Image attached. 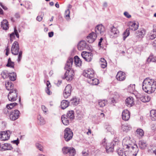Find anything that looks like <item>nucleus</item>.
Here are the masks:
<instances>
[{
  "label": "nucleus",
  "mask_w": 156,
  "mask_h": 156,
  "mask_svg": "<svg viewBox=\"0 0 156 156\" xmlns=\"http://www.w3.org/2000/svg\"><path fill=\"white\" fill-rule=\"evenodd\" d=\"M142 89L149 94L153 93L156 89V81L149 78H146L143 81Z\"/></svg>",
  "instance_id": "1"
},
{
  "label": "nucleus",
  "mask_w": 156,
  "mask_h": 156,
  "mask_svg": "<svg viewBox=\"0 0 156 156\" xmlns=\"http://www.w3.org/2000/svg\"><path fill=\"white\" fill-rule=\"evenodd\" d=\"M73 62V60L72 58H69L65 67V69L66 70V71L63 78L66 79L67 81H71L74 74V71L71 69Z\"/></svg>",
  "instance_id": "2"
},
{
  "label": "nucleus",
  "mask_w": 156,
  "mask_h": 156,
  "mask_svg": "<svg viewBox=\"0 0 156 156\" xmlns=\"http://www.w3.org/2000/svg\"><path fill=\"white\" fill-rule=\"evenodd\" d=\"M19 47L18 42L17 41H15L12 44L11 48V52L14 55H17L18 54V58L17 61L19 62L22 58V51H19Z\"/></svg>",
  "instance_id": "3"
},
{
  "label": "nucleus",
  "mask_w": 156,
  "mask_h": 156,
  "mask_svg": "<svg viewBox=\"0 0 156 156\" xmlns=\"http://www.w3.org/2000/svg\"><path fill=\"white\" fill-rule=\"evenodd\" d=\"M116 144L115 142H112L108 143H106L105 139H104L102 141L101 144L105 148L107 153H109L113 151L114 146Z\"/></svg>",
  "instance_id": "4"
},
{
  "label": "nucleus",
  "mask_w": 156,
  "mask_h": 156,
  "mask_svg": "<svg viewBox=\"0 0 156 156\" xmlns=\"http://www.w3.org/2000/svg\"><path fill=\"white\" fill-rule=\"evenodd\" d=\"M134 146H131L128 148V150H126L124 151L125 156H136L137 155L138 149L137 145H134Z\"/></svg>",
  "instance_id": "5"
},
{
  "label": "nucleus",
  "mask_w": 156,
  "mask_h": 156,
  "mask_svg": "<svg viewBox=\"0 0 156 156\" xmlns=\"http://www.w3.org/2000/svg\"><path fill=\"white\" fill-rule=\"evenodd\" d=\"M130 139V138L129 137H126L123 139L122 142V145L123 149L124 150L126 149L130 148L131 146H134V145H132L133 143Z\"/></svg>",
  "instance_id": "6"
},
{
  "label": "nucleus",
  "mask_w": 156,
  "mask_h": 156,
  "mask_svg": "<svg viewBox=\"0 0 156 156\" xmlns=\"http://www.w3.org/2000/svg\"><path fill=\"white\" fill-rule=\"evenodd\" d=\"M17 93L16 89H10L8 97L9 101H14L16 100Z\"/></svg>",
  "instance_id": "7"
},
{
  "label": "nucleus",
  "mask_w": 156,
  "mask_h": 156,
  "mask_svg": "<svg viewBox=\"0 0 156 156\" xmlns=\"http://www.w3.org/2000/svg\"><path fill=\"white\" fill-rule=\"evenodd\" d=\"M73 133L70 129L66 128L64 131V137L66 141H68L71 140L73 136Z\"/></svg>",
  "instance_id": "8"
},
{
  "label": "nucleus",
  "mask_w": 156,
  "mask_h": 156,
  "mask_svg": "<svg viewBox=\"0 0 156 156\" xmlns=\"http://www.w3.org/2000/svg\"><path fill=\"white\" fill-rule=\"evenodd\" d=\"M62 151L64 154L68 153L69 156H74L76 154L75 150L73 147H65L62 148Z\"/></svg>",
  "instance_id": "9"
},
{
  "label": "nucleus",
  "mask_w": 156,
  "mask_h": 156,
  "mask_svg": "<svg viewBox=\"0 0 156 156\" xmlns=\"http://www.w3.org/2000/svg\"><path fill=\"white\" fill-rule=\"evenodd\" d=\"M105 31V28L102 24L97 25L95 28V34L97 36L104 35Z\"/></svg>",
  "instance_id": "10"
},
{
  "label": "nucleus",
  "mask_w": 156,
  "mask_h": 156,
  "mask_svg": "<svg viewBox=\"0 0 156 156\" xmlns=\"http://www.w3.org/2000/svg\"><path fill=\"white\" fill-rule=\"evenodd\" d=\"M11 134V132L9 130L0 132V139L2 141L8 140Z\"/></svg>",
  "instance_id": "11"
},
{
  "label": "nucleus",
  "mask_w": 156,
  "mask_h": 156,
  "mask_svg": "<svg viewBox=\"0 0 156 156\" xmlns=\"http://www.w3.org/2000/svg\"><path fill=\"white\" fill-rule=\"evenodd\" d=\"M20 112L17 110H12L9 115V117L11 120L14 121L18 119L20 117Z\"/></svg>",
  "instance_id": "12"
},
{
  "label": "nucleus",
  "mask_w": 156,
  "mask_h": 156,
  "mask_svg": "<svg viewBox=\"0 0 156 156\" xmlns=\"http://www.w3.org/2000/svg\"><path fill=\"white\" fill-rule=\"evenodd\" d=\"M83 74L84 76L88 78L90 80L92 79L94 76V71L91 69H88L86 70H85L83 72Z\"/></svg>",
  "instance_id": "13"
},
{
  "label": "nucleus",
  "mask_w": 156,
  "mask_h": 156,
  "mask_svg": "<svg viewBox=\"0 0 156 156\" xmlns=\"http://www.w3.org/2000/svg\"><path fill=\"white\" fill-rule=\"evenodd\" d=\"M72 91V87L70 84H68L66 87L63 93V95L65 98H68L70 95Z\"/></svg>",
  "instance_id": "14"
},
{
  "label": "nucleus",
  "mask_w": 156,
  "mask_h": 156,
  "mask_svg": "<svg viewBox=\"0 0 156 156\" xmlns=\"http://www.w3.org/2000/svg\"><path fill=\"white\" fill-rule=\"evenodd\" d=\"M81 54L82 57L87 62H90L92 59L93 55L90 52L83 51Z\"/></svg>",
  "instance_id": "15"
},
{
  "label": "nucleus",
  "mask_w": 156,
  "mask_h": 156,
  "mask_svg": "<svg viewBox=\"0 0 156 156\" xmlns=\"http://www.w3.org/2000/svg\"><path fill=\"white\" fill-rule=\"evenodd\" d=\"M77 48L80 51L84 49H88L90 48L88 44L84 41H81L78 43Z\"/></svg>",
  "instance_id": "16"
},
{
  "label": "nucleus",
  "mask_w": 156,
  "mask_h": 156,
  "mask_svg": "<svg viewBox=\"0 0 156 156\" xmlns=\"http://www.w3.org/2000/svg\"><path fill=\"white\" fill-rule=\"evenodd\" d=\"M97 35L94 32H92L86 38V41L90 43L93 42L96 40Z\"/></svg>",
  "instance_id": "17"
},
{
  "label": "nucleus",
  "mask_w": 156,
  "mask_h": 156,
  "mask_svg": "<svg viewBox=\"0 0 156 156\" xmlns=\"http://www.w3.org/2000/svg\"><path fill=\"white\" fill-rule=\"evenodd\" d=\"M119 34V30H117L116 28L113 26L111 29L110 34L111 38H116L118 36Z\"/></svg>",
  "instance_id": "18"
},
{
  "label": "nucleus",
  "mask_w": 156,
  "mask_h": 156,
  "mask_svg": "<svg viewBox=\"0 0 156 156\" xmlns=\"http://www.w3.org/2000/svg\"><path fill=\"white\" fill-rule=\"evenodd\" d=\"M126 77V74L125 73L120 71L117 73L116 78L118 80L122 81L124 80Z\"/></svg>",
  "instance_id": "19"
},
{
  "label": "nucleus",
  "mask_w": 156,
  "mask_h": 156,
  "mask_svg": "<svg viewBox=\"0 0 156 156\" xmlns=\"http://www.w3.org/2000/svg\"><path fill=\"white\" fill-rule=\"evenodd\" d=\"M122 116L123 120L126 121H128L130 117V113L128 110H125L122 112Z\"/></svg>",
  "instance_id": "20"
},
{
  "label": "nucleus",
  "mask_w": 156,
  "mask_h": 156,
  "mask_svg": "<svg viewBox=\"0 0 156 156\" xmlns=\"http://www.w3.org/2000/svg\"><path fill=\"white\" fill-rule=\"evenodd\" d=\"M128 26L129 30H132L135 31L136 30L138 27V24H137L133 22H130L128 23Z\"/></svg>",
  "instance_id": "21"
},
{
  "label": "nucleus",
  "mask_w": 156,
  "mask_h": 156,
  "mask_svg": "<svg viewBox=\"0 0 156 156\" xmlns=\"http://www.w3.org/2000/svg\"><path fill=\"white\" fill-rule=\"evenodd\" d=\"M126 105L128 107H131L134 105L133 98L132 97H129L127 98L125 101Z\"/></svg>",
  "instance_id": "22"
},
{
  "label": "nucleus",
  "mask_w": 156,
  "mask_h": 156,
  "mask_svg": "<svg viewBox=\"0 0 156 156\" xmlns=\"http://www.w3.org/2000/svg\"><path fill=\"white\" fill-rule=\"evenodd\" d=\"M140 101L143 102L149 101L150 100V97L147 95H140L138 98Z\"/></svg>",
  "instance_id": "23"
},
{
  "label": "nucleus",
  "mask_w": 156,
  "mask_h": 156,
  "mask_svg": "<svg viewBox=\"0 0 156 156\" xmlns=\"http://www.w3.org/2000/svg\"><path fill=\"white\" fill-rule=\"evenodd\" d=\"M121 128L123 131L127 132L128 131L131 129L132 127L130 125L127 123H125L122 124Z\"/></svg>",
  "instance_id": "24"
},
{
  "label": "nucleus",
  "mask_w": 156,
  "mask_h": 156,
  "mask_svg": "<svg viewBox=\"0 0 156 156\" xmlns=\"http://www.w3.org/2000/svg\"><path fill=\"white\" fill-rule=\"evenodd\" d=\"M1 27L4 30H7L9 29V24L8 21L6 20H3L1 23Z\"/></svg>",
  "instance_id": "25"
},
{
  "label": "nucleus",
  "mask_w": 156,
  "mask_h": 156,
  "mask_svg": "<svg viewBox=\"0 0 156 156\" xmlns=\"http://www.w3.org/2000/svg\"><path fill=\"white\" fill-rule=\"evenodd\" d=\"M146 31L143 28H141L136 32L137 36L140 38H142L144 36Z\"/></svg>",
  "instance_id": "26"
},
{
  "label": "nucleus",
  "mask_w": 156,
  "mask_h": 156,
  "mask_svg": "<svg viewBox=\"0 0 156 156\" xmlns=\"http://www.w3.org/2000/svg\"><path fill=\"white\" fill-rule=\"evenodd\" d=\"M68 118L66 117L65 115H62L61 117L62 121L63 124L65 125H68L70 122V120Z\"/></svg>",
  "instance_id": "27"
},
{
  "label": "nucleus",
  "mask_w": 156,
  "mask_h": 156,
  "mask_svg": "<svg viewBox=\"0 0 156 156\" xmlns=\"http://www.w3.org/2000/svg\"><path fill=\"white\" fill-rule=\"evenodd\" d=\"M69 102L66 100H63L61 103V107L62 109H64L67 108L69 105Z\"/></svg>",
  "instance_id": "28"
},
{
  "label": "nucleus",
  "mask_w": 156,
  "mask_h": 156,
  "mask_svg": "<svg viewBox=\"0 0 156 156\" xmlns=\"http://www.w3.org/2000/svg\"><path fill=\"white\" fill-rule=\"evenodd\" d=\"M74 60L75 65L76 66H81L82 61L78 56H75L74 58Z\"/></svg>",
  "instance_id": "29"
},
{
  "label": "nucleus",
  "mask_w": 156,
  "mask_h": 156,
  "mask_svg": "<svg viewBox=\"0 0 156 156\" xmlns=\"http://www.w3.org/2000/svg\"><path fill=\"white\" fill-rule=\"evenodd\" d=\"M150 117L152 121L156 120V110H152L150 112Z\"/></svg>",
  "instance_id": "30"
},
{
  "label": "nucleus",
  "mask_w": 156,
  "mask_h": 156,
  "mask_svg": "<svg viewBox=\"0 0 156 156\" xmlns=\"http://www.w3.org/2000/svg\"><path fill=\"white\" fill-rule=\"evenodd\" d=\"M89 83L93 85H97L99 83V80L97 78H95L94 77L92 79H90L88 80Z\"/></svg>",
  "instance_id": "31"
},
{
  "label": "nucleus",
  "mask_w": 156,
  "mask_h": 156,
  "mask_svg": "<svg viewBox=\"0 0 156 156\" xmlns=\"http://www.w3.org/2000/svg\"><path fill=\"white\" fill-rule=\"evenodd\" d=\"M66 117L69 118L70 120L73 119L74 118V112L73 111H68L67 113Z\"/></svg>",
  "instance_id": "32"
},
{
  "label": "nucleus",
  "mask_w": 156,
  "mask_h": 156,
  "mask_svg": "<svg viewBox=\"0 0 156 156\" xmlns=\"http://www.w3.org/2000/svg\"><path fill=\"white\" fill-rule=\"evenodd\" d=\"M50 83L48 81L46 83L47 87L45 89V91L46 93L48 95H50L52 94V92L50 90V88L51 87V86Z\"/></svg>",
  "instance_id": "33"
},
{
  "label": "nucleus",
  "mask_w": 156,
  "mask_h": 156,
  "mask_svg": "<svg viewBox=\"0 0 156 156\" xmlns=\"http://www.w3.org/2000/svg\"><path fill=\"white\" fill-rule=\"evenodd\" d=\"M136 134L138 137H142L144 136V132L142 129H138L136 130Z\"/></svg>",
  "instance_id": "34"
},
{
  "label": "nucleus",
  "mask_w": 156,
  "mask_h": 156,
  "mask_svg": "<svg viewBox=\"0 0 156 156\" xmlns=\"http://www.w3.org/2000/svg\"><path fill=\"white\" fill-rule=\"evenodd\" d=\"M70 102L74 106H76L79 103V99L76 98H73L70 100Z\"/></svg>",
  "instance_id": "35"
},
{
  "label": "nucleus",
  "mask_w": 156,
  "mask_h": 156,
  "mask_svg": "<svg viewBox=\"0 0 156 156\" xmlns=\"http://www.w3.org/2000/svg\"><path fill=\"white\" fill-rule=\"evenodd\" d=\"M100 64L102 68H105L107 65V63L105 60L103 58L100 59Z\"/></svg>",
  "instance_id": "36"
},
{
  "label": "nucleus",
  "mask_w": 156,
  "mask_h": 156,
  "mask_svg": "<svg viewBox=\"0 0 156 156\" xmlns=\"http://www.w3.org/2000/svg\"><path fill=\"white\" fill-rule=\"evenodd\" d=\"M37 119L38 122L41 125H43L45 123V121L43 117H42L41 115H39L38 116Z\"/></svg>",
  "instance_id": "37"
},
{
  "label": "nucleus",
  "mask_w": 156,
  "mask_h": 156,
  "mask_svg": "<svg viewBox=\"0 0 156 156\" xmlns=\"http://www.w3.org/2000/svg\"><path fill=\"white\" fill-rule=\"evenodd\" d=\"M17 103L16 102H13L10 103L9 104L7 105H6V108L5 109V110H7V112H8V109H12L14 106H16Z\"/></svg>",
  "instance_id": "38"
},
{
  "label": "nucleus",
  "mask_w": 156,
  "mask_h": 156,
  "mask_svg": "<svg viewBox=\"0 0 156 156\" xmlns=\"http://www.w3.org/2000/svg\"><path fill=\"white\" fill-rule=\"evenodd\" d=\"M9 74L6 70L3 71L1 73V75L3 78L5 79L9 77Z\"/></svg>",
  "instance_id": "39"
},
{
  "label": "nucleus",
  "mask_w": 156,
  "mask_h": 156,
  "mask_svg": "<svg viewBox=\"0 0 156 156\" xmlns=\"http://www.w3.org/2000/svg\"><path fill=\"white\" fill-rule=\"evenodd\" d=\"M128 90L129 92L130 93H133V92L135 90V85L130 84L129 86H128Z\"/></svg>",
  "instance_id": "40"
},
{
  "label": "nucleus",
  "mask_w": 156,
  "mask_h": 156,
  "mask_svg": "<svg viewBox=\"0 0 156 156\" xmlns=\"http://www.w3.org/2000/svg\"><path fill=\"white\" fill-rule=\"evenodd\" d=\"M3 149L5 150H11L13 148L11 145L9 144H5L3 147Z\"/></svg>",
  "instance_id": "41"
},
{
  "label": "nucleus",
  "mask_w": 156,
  "mask_h": 156,
  "mask_svg": "<svg viewBox=\"0 0 156 156\" xmlns=\"http://www.w3.org/2000/svg\"><path fill=\"white\" fill-rule=\"evenodd\" d=\"M14 62H12L11 58H9L8 59V63L6 65V66L7 67L13 68L14 67Z\"/></svg>",
  "instance_id": "42"
},
{
  "label": "nucleus",
  "mask_w": 156,
  "mask_h": 156,
  "mask_svg": "<svg viewBox=\"0 0 156 156\" xmlns=\"http://www.w3.org/2000/svg\"><path fill=\"white\" fill-rule=\"evenodd\" d=\"M107 103V101L105 100H100L98 101V105L101 107L105 106Z\"/></svg>",
  "instance_id": "43"
},
{
  "label": "nucleus",
  "mask_w": 156,
  "mask_h": 156,
  "mask_svg": "<svg viewBox=\"0 0 156 156\" xmlns=\"http://www.w3.org/2000/svg\"><path fill=\"white\" fill-rule=\"evenodd\" d=\"M9 77L11 81H15L16 79V74L14 73H10L9 75Z\"/></svg>",
  "instance_id": "44"
},
{
  "label": "nucleus",
  "mask_w": 156,
  "mask_h": 156,
  "mask_svg": "<svg viewBox=\"0 0 156 156\" xmlns=\"http://www.w3.org/2000/svg\"><path fill=\"white\" fill-rule=\"evenodd\" d=\"M139 146L140 147L141 149H144L147 146V144L144 141H140L139 143Z\"/></svg>",
  "instance_id": "45"
},
{
  "label": "nucleus",
  "mask_w": 156,
  "mask_h": 156,
  "mask_svg": "<svg viewBox=\"0 0 156 156\" xmlns=\"http://www.w3.org/2000/svg\"><path fill=\"white\" fill-rule=\"evenodd\" d=\"M39 14L40 15V16H38L36 18V20L37 21L40 22L42 20L43 16L44 15V13L42 12H41L39 13Z\"/></svg>",
  "instance_id": "46"
},
{
  "label": "nucleus",
  "mask_w": 156,
  "mask_h": 156,
  "mask_svg": "<svg viewBox=\"0 0 156 156\" xmlns=\"http://www.w3.org/2000/svg\"><path fill=\"white\" fill-rule=\"evenodd\" d=\"M129 34V29H127L126 31L123 33V40H125Z\"/></svg>",
  "instance_id": "47"
},
{
  "label": "nucleus",
  "mask_w": 156,
  "mask_h": 156,
  "mask_svg": "<svg viewBox=\"0 0 156 156\" xmlns=\"http://www.w3.org/2000/svg\"><path fill=\"white\" fill-rule=\"evenodd\" d=\"M70 11L69 9L66 10L65 11V16L66 20H69V19Z\"/></svg>",
  "instance_id": "48"
},
{
  "label": "nucleus",
  "mask_w": 156,
  "mask_h": 156,
  "mask_svg": "<svg viewBox=\"0 0 156 156\" xmlns=\"http://www.w3.org/2000/svg\"><path fill=\"white\" fill-rule=\"evenodd\" d=\"M6 88L8 90H10L12 89V83L11 82H8L5 84Z\"/></svg>",
  "instance_id": "49"
},
{
  "label": "nucleus",
  "mask_w": 156,
  "mask_h": 156,
  "mask_svg": "<svg viewBox=\"0 0 156 156\" xmlns=\"http://www.w3.org/2000/svg\"><path fill=\"white\" fill-rule=\"evenodd\" d=\"M149 38L150 39L153 40L156 37V34L154 33H151L148 35Z\"/></svg>",
  "instance_id": "50"
},
{
  "label": "nucleus",
  "mask_w": 156,
  "mask_h": 156,
  "mask_svg": "<svg viewBox=\"0 0 156 156\" xmlns=\"http://www.w3.org/2000/svg\"><path fill=\"white\" fill-rule=\"evenodd\" d=\"M147 61L148 62H155L156 61V58L153 57L152 56H150L148 58Z\"/></svg>",
  "instance_id": "51"
},
{
  "label": "nucleus",
  "mask_w": 156,
  "mask_h": 156,
  "mask_svg": "<svg viewBox=\"0 0 156 156\" xmlns=\"http://www.w3.org/2000/svg\"><path fill=\"white\" fill-rule=\"evenodd\" d=\"M36 146L37 148L40 151H43V147L39 143H37L36 144Z\"/></svg>",
  "instance_id": "52"
},
{
  "label": "nucleus",
  "mask_w": 156,
  "mask_h": 156,
  "mask_svg": "<svg viewBox=\"0 0 156 156\" xmlns=\"http://www.w3.org/2000/svg\"><path fill=\"white\" fill-rule=\"evenodd\" d=\"M117 152L119 156H122L123 154V151L121 149H119L117 151Z\"/></svg>",
  "instance_id": "53"
},
{
  "label": "nucleus",
  "mask_w": 156,
  "mask_h": 156,
  "mask_svg": "<svg viewBox=\"0 0 156 156\" xmlns=\"http://www.w3.org/2000/svg\"><path fill=\"white\" fill-rule=\"evenodd\" d=\"M124 15L125 16V17H126L129 18L131 17V16L130 15L128 12H124Z\"/></svg>",
  "instance_id": "54"
},
{
  "label": "nucleus",
  "mask_w": 156,
  "mask_h": 156,
  "mask_svg": "<svg viewBox=\"0 0 156 156\" xmlns=\"http://www.w3.org/2000/svg\"><path fill=\"white\" fill-rule=\"evenodd\" d=\"M41 108L43 111L45 113H46L48 111V109L45 107L44 105H42Z\"/></svg>",
  "instance_id": "55"
},
{
  "label": "nucleus",
  "mask_w": 156,
  "mask_h": 156,
  "mask_svg": "<svg viewBox=\"0 0 156 156\" xmlns=\"http://www.w3.org/2000/svg\"><path fill=\"white\" fill-rule=\"evenodd\" d=\"M12 142L14 144H16V145H18L19 143V141L18 138H17L16 140H14L12 141Z\"/></svg>",
  "instance_id": "56"
},
{
  "label": "nucleus",
  "mask_w": 156,
  "mask_h": 156,
  "mask_svg": "<svg viewBox=\"0 0 156 156\" xmlns=\"http://www.w3.org/2000/svg\"><path fill=\"white\" fill-rule=\"evenodd\" d=\"M14 32H15V35H16V37L18 38H19V34L18 33L17 30L16 29V27H15L14 28Z\"/></svg>",
  "instance_id": "57"
},
{
  "label": "nucleus",
  "mask_w": 156,
  "mask_h": 156,
  "mask_svg": "<svg viewBox=\"0 0 156 156\" xmlns=\"http://www.w3.org/2000/svg\"><path fill=\"white\" fill-rule=\"evenodd\" d=\"M152 45L153 48L155 49H156V39L153 41Z\"/></svg>",
  "instance_id": "58"
},
{
  "label": "nucleus",
  "mask_w": 156,
  "mask_h": 156,
  "mask_svg": "<svg viewBox=\"0 0 156 156\" xmlns=\"http://www.w3.org/2000/svg\"><path fill=\"white\" fill-rule=\"evenodd\" d=\"M103 40V39L102 37H101L99 41V42L98 44V45L100 47H101V43L102 42Z\"/></svg>",
  "instance_id": "59"
},
{
  "label": "nucleus",
  "mask_w": 156,
  "mask_h": 156,
  "mask_svg": "<svg viewBox=\"0 0 156 156\" xmlns=\"http://www.w3.org/2000/svg\"><path fill=\"white\" fill-rule=\"evenodd\" d=\"M15 33L14 32L12 33L10 35V38H11V40L12 38H15Z\"/></svg>",
  "instance_id": "60"
},
{
  "label": "nucleus",
  "mask_w": 156,
  "mask_h": 156,
  "mask_svg": "<svg viewBox=\"0 0 156 156\" xmlns=\"http://www.w3.org/2000/svg\"><path fill=\"white\" fill-rule=\"evenodd\" d=\"M0 5L2 7V8L5 10H7V8L5 6H4L2 4L1 2H0Z\"/></svg>",
  "instance_id": "61"
},
{
  "label": "nucleus",
  "mask_w": 156,
  "mask_h": 156,
  "mask_svg": "<svg viewBox=\"0 0 156 156\" xmlns=\"http://www.w3.org/2000/svg\"><path fill=\"white\" fill-rule=\"evenodd\" d=\"M48 36L49 37H52L54 35V33L53 32H49L48 33Z\"/></svg>",
  "instance_id": "62"
},
{
  "label": "nucleus",
  "mask_w": 156,
  "mask_h": 156,
  "mask_svg": "<svg viewBox=\"0 0 156 156\" xmlns=\"http://www.w3.org/2000/svg\"><path fill=\"white\" fill-rule=\"evenodd\" d=\"M15 16L17 18H19L20 17V14L19 13H16L15 15Z\"/></svg>",
  "instance_id": "63"
},
{
  "label": "nucleus",
  "mask_w": 156,
  "mask_h": 156,
  "mask_svg": "<svg viewBox=\"0 0 156 156\" xmlns=\"http://www.w3.org/2000/svg\"><path fill=\"white\" fill-rule=\"evenodd\" d=\"M9 51V48L8 47H7L6 49V55L7 56L8 55Z\"/></svg>",
  "instance_id": "64"
}]
</instances>
